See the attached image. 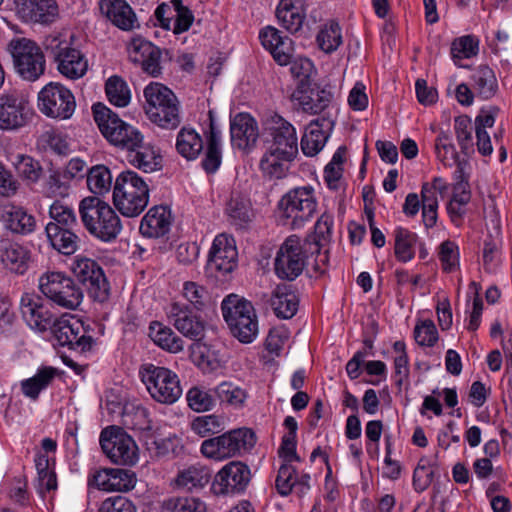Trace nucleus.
I'll use <instances>...</instances> for the list:
<instances>
[{
    "label": "nucleus",
    "mask_w": 512,
    "mask_h": 512,
    "mask_svg": "<svg viewBox=\"0 0 512 512\" xmlns=\"http://www.w3.org/2000/svg\"><path fill=\"white\" fill-rule=\"evenodd\" d=\"M346 154L347 147L340 146L330 162L324 167V180L327 187L332 191H337L342 187Z\"/></svg>",
    "instance_id": "37"
},
{
    "label": "nucleus",
    "mask_w": 512,
    "mask_h": 512,
    "mask_svg": "<svg viewBox=\"0 0 512 512\" xmlns=\"http://www.w3.org/2000/svg\"><path fill=\"white\" fill-rule=\"evenodd\" d=\"M89 484L104 491H129L135 486V477L129 470L107 468L96 471Z\"/></svg>",
    "instance_id": "25"
},
{
    "label": "nucleus",
    "mask_w": 512,
    "mask_h": 512,
    "mask_svg": "<svg viewBox=\"0 0 512 512\" xmlns=\"http://www.w3.org/2000/svg\"><path fill=\"white\" fill-rule=\"evenodd\" d=\"M304 266L305 259L300 240L295 235L289 236L276 254L275 273L281 279L292 281L302 273Z\"/></svg>",
    "instance_id": "18"
},
{
    "label": "nucleus",
    "mask_w": 512,
    "mask_h": 512,
    "mask_svg": "<svg viewBox=\"0 0 512 512\" xmlns=\"http://www.w3.org/2000/svg\"><path fill=\"white\" fill-rule=\"evenodd\" d=\"M195 353L197 366L204 372H212L223 367L228 361L225 348L221 345L203 344L199 345Z\"/></svg>",
    "instance_id": "35"
},
{
    "label": "nucleus",
    "mask_w": 512,
    "mask_h": 512,
    "mask_svg": "<svg viewBox=\"0 0 512 512\" xmlns=\"http://www.w3.org/2000/svg\"><path fill=\"white\" fill-rule=\"evenodd\" d=\"M395 256L401 262H408L414 258L417 235L408 229L398 227L394 231Z\"/></svg>",
    "instance_id": "43"
},
{
    "label": "nucleus",
    "mask_w": 512,
    "mask_h": 512,
    "mask_svg": "<svg viewBox=\"0 0 512 512\" xmlns=\"http://www.w3.org/2000/svg\"><path fill=\"white\" fill-rule=\"evenodd\" d=\"M317 197L311 185L296 187L279 201L278 214L282 225L292 229L301 228L317 211Z\"/></svg>",
    "instance_id": "7"
},
{
    "label": "nucleus",
    "mask_w": 512,
    "mask_h": 512,
    "mask_svg": "<svg viewBox=\"0 0 512 512\" xmlns=\"http://www.w3.org/2000/svg\"><path fill=\"white\" fill-rule=\"evenodd\" d=\"M301 149L304 155L315 157L320 152V123L318 118L312 120L305 129L301 139Z\"/></svg>",
    "instance_id": "51"
},
{
    "label": "nucleus",
    "mask_w": 512,
    "mask_h": 512,
    "mask_svg": "<svg viewBox=\"0 0 512 512\" xmlns=\"http://www.w3.org/2000/svg\"><path fill=\"white\" fill-rule=\"evenodd\" d=\"M454 128L462 153L471 154L474 151L471 119L468 116L457 117Z\"/></svg>",
    "instance_id": "54"
},
{
    "label": "nucleus",
    "mask_w": 512,
    "mask_h": 512,
    "mask_svg": "<svg viewBox=\"0 0 512 512\" xmlns=\"http://www.w3.org/2000/svg\"><path fill=\"white\" fill-rule=\"evenodd\" d=\"M57 374L58 370L56 368H40L33 377L25 379L21 382V389L23 394L33 400H36L40 392L52 383Z\"/></svg>",
    "instance_id": "38"
},
{
    "label": "nucleus",
    "mask_w": 512,
    "mask_h": 512,
    "mask_svg": "<svg viewBox=\"0 0 512 512\" xmlns=\"http://www.w3.org/2000/svg\"><path fill=\"white\" fill-rule=\"evenodd\" d=\"M292 76L299 80L298 84L311 85L310 79L317 75L314 64L308 58H297L289 63Z\"/></svg>",
    "instance_id": "61"
},
{
    "label": "nucleus",
    "mask_w": 512,
    "mask_h": 512,
    "mask_svg": "<svg viewBox=\"0 0 512 512\" xmlns=\"http://www.w3.org/2000/svg\"><path fill=\"white\" fill-rule=\"evenodd\" d=\"M99 512H136L134 504L124 496H115L105 499Z\"/></svg>",
    "instance_id": "64"
},
{
    "label": "nucleus",
    "mask_w": 512,
    "mask_h": 512,
    "mask_svg": "<svg viewBox=\"0 0 512 512\" xmlns=\"http://www.w3.org/2000/svg\"><path fill=\"white\" fill-rule=\"evenodd\" d=\"M100 445L115 464L133 466L138 461V447L134 439L120 427L111 426L102 430Z\"/></svg>",
    "instance_id": "14"
},
{
    "label": "nucleus",
    "mask_w": 512,
    "mask_h": 512,
    "mask_svg": "<svg viewBox=\"0 0 512 512\" xmlns=\"http://www.w3.org/2000/svg\"><path fill=\"white\" fill-rule=\"evenodd\" d=\"M0 261L10 272L24 274L31 262V251L19 243L1 240Z\"/></svg>",
    "instance_id": "28"
},
{
    "label": "nucleus",
    "mask_w": 512,
    "mask_h": 512,
    "mask_svg": "<svg viewBox=\"0 0 512 512\" xmlns=\"http://www.w3.org/2000/svg\"><path fill=\"white\" fill-rule=\"evenodd\" d=\"M170 225V211L164 206H154L143 217L139 230L144 237L158 238L170 230Z\"/></svg>",
    "instance_id": "30"
},
{
    "label": "nucleus",
    "mask_w": 512,
    "mask_h": 512,
    "mask_svg": "<svg viewBox=\"0 0 512 512\" xmlns=\"http://www.w3.org/2000/svg\"><path fill=\"white\" fill-rule=\"evenodd\" d=\"M180 0H171L160 4L155 12V18L159 25L166 30L173 31V22L178 19Z\"/></svg>",
    "instance_id": "59"
},
{
    "label": "nucleus",
    "mask_w": 512,
    "mask_h": 512,
    "mask_svg": "<svg viewBox=\"0 0 512 512\" xmlns=\"http://www.w3.org/2000/svg\"><path fill=\"white\" fill-rule=\"evenodd\" d=\"M177 152L187 160L196 159L203 150V140L192 128L183 127L176 138Z\"/></svg>",
    "instance_id": "36"
},
{
    "label": "nucleus",
    "mask_w": 512,
    "mask_h": 512,
    "mask_svg": "<svg viewBox=\"0 0 512 512\" xmlns=\"http://www.w3.org/2000/svg\"><path fill=\"white\" fill-rule=\"evenodd\" d=\"M0 220L13 234L29 235L36 229L35 217L22 207L8 203L0 208Z\"/></svg>",
    "instance_id": "26"
},
{
    "label": "nucleus",
    "mask_w": 512,
    "mask_h": 512,
    "mask_svg": "<svg viewBox=\"0 0 512 512\" xmlns=\"http://www.w3.org/2000/svg\"><path fill=\"white\" fill-rule=\"evenodd\" d=\"M99 6L101 13L118 28L131 30L136 26V15L125 0H100Z\"/></svg>",
    "instance_id": "29"
},
{
    "label": "nucleus",
    "mask_w": 512,
    "mask_h": 512,
    "mask_svg": "<svg viewBox=\"0 0 512 512\" xmlns=\"http://www.w3.org/2000/svg\"><path fill=\"white\" fill-rule=\"evenodd\" d=\"M53 333L61 346L85 352L92 347L93 339L85 334L84 325L75 316L61 318L52 324Z\"/></svg>",
    "instance_id": "19"
},
{
    "label": "nucleus",
    "mask_w": 512,
    "mask_h": 512,
    "mask_svg": "<svg viewBox=\"0 0 512 512\" xmlns=\"http://www.w3.org/2000/svg\"><path fill=\"white\" fill-rule=\"evenodd\" d=\"M92 111L94 120L107 141L127 150V161L130 165L145 173L161 168V156L153 145L143 142L140 131L121 120L102 103L94 104Z\"/></svg>",
    "instance_id": "1"
},
{
    "label": "nucleus",
    "mask_w": 512,
    "mask_h": 512,
    "mask_svg": "<svg viewBox=\"0 0 512 512\" xmlns=\"http://www.w3.org/2000/svg\"><path fill=\"white\" fill-rule=\"evenodd\" d=\"M71 271L96 301L103 302L109 295V284L102 268L93 259L77 256L71 264Z\"/></svg>",
    "instance_id": "15"
},
{
    "label": "nucleus",
    "mask_w": 512,
    "mask_h": 512,
    "mask_svg": "<svg viewBox=\"0 0 512 512\" xmlns=\"http://www.w3.org/2000/svg\"><path fill=\"white\" fill-rule=\"evenodd\" d=\"M220 143V131L216 128L213 120L211 119L207 149L202 161V167L207 173H214L221 164L222 154Z\"/></svg>",
    "instance_id": "40"
},
{
    "label": "nucleus",
    "mask_w": 512,
    "mask_h": 512,
    "mask_svg": "<svg viewBox=\"0 0 512 512\" xmlns=\"http://www.w3.org/2000/svg\"><path fill=\"white\" fill-rule=\"evenodd\" d=\"M231 142L234 147L249 150L255 146L259 131L254 118L249 114H237L230 123Z\"/></svg>",
    "instance_id": "27"
},
{
    "label": "nucleus",
    "mask_w": 512,
    "mask_h": 512,
    "mask_svg": "<svg viewBox=\"0 0 512 512\" xmlns=\"http://www.w3.org/2000/svg\"><path fill=\"white\" fill-rule=\"evenodd\" d=\"M236 259L235 240L227 234L216 236L209 253V268L227 274L235 268Z\"/></svg>",
    "instance_id": "24"
},
{
    "label": "nucleus",
    "mask_w": 512,
    "mask_h": 512,
    "mask_svg": "<svg viewBox=\"0 0 512 512\" xmlns=\"http://www.w3.org/2000/svg\"><path fill=\"white\" fill-rule=\"evenodd\" d=\"M16 73L26 81L35 82L45 72L46 61L36 42L25 37L13 38L8 44Z\"/></svg>",
    "instance_id": "10"
},
{
    "label": "nucleus",
    "mask_w": 512,
    "mask_h": 512,
    "mask_svg": "<svg viewBox=\"0 0 512 512\" xmlns=\"http://www.w3.org/2000/svg\"><path fill=\"white\" fill-rule=\"evenodd\" d=\"M182 294L197 311L202 310L209 300L206 288L193 281H187L183 284Z\"/></svg>",
    "instance_id": "56"
},
{
    "label": "nucleus",
    "mask_w": 512,
    "mask_h": 512,
    "mask_svg": "<svg viewBox=\"0 0 512 512\" xmlns=\"http://www.w3.org/2000/svg\"><path fill=\"white\" fill-rule=\"evenodd\" d=\"M343 43L342 29L335 20H330L322 28V52L330 54Z\"/></svg>",
    "instance_id": "53"
},
{
    "label": "nucleus",
    "mask_w": 512,
    "mask_h": 512,
    "mask_svg": "<svg viewBox=\"0 0 512 512\" xmlns=\"http://www.w3.org/2000/svg\"><path fill=\"white\" fill-rule=\"evenodd\" d=\"M264 130L271 138L269 149L284 158H295L298 153L295 128L278 114H273L264 122Z\"/></svg>",
    "instance_id": "16"
},
{
    "label": "nucleus",
    "mask_w": 512,
    "mask_h": 512,
    "mask_svg": "<svg viewBox=\"0 0 512 512\" xmlns=\"http://www.w3.org/2000/svg\"><path fill=\"white\" fill-rule=\"evenodd\" d=\"M268 302L275 315L283 319L292 318L298 309L297 296L286 284L278 285L269 297Z\"/></svg>",
    "instance_id": "33"
},
{
    "label": "nucleus",
    "mask_w": 512,
    "mask_h": 512,
    "mask_svg": "<svg viewBox=\"0 0 512 512\" xmlns=\"http://www.w3.org/2000/svg\"><path fill=\"white\" fill-rule=\"evenodd\" d=\"M41 293L62 308L75 310L83 300V291L75 281L61 272H47L39 278Z\"/></svg>",
    "instance_id": "11"
},
{
    "label": "nucleus",
    "mask_w": 512,
    "mask_h": 512,
    "mask_svg": "<svg viewBox=\"0 0 512 512\" xmlns=\"http://www.w3.org/2000/svg\"><path fill=\"white\" fill-rule=\"evenodd\" d=\"M414 338L421 346L432 347L438 340V332L431 320H424L414 329Z\"/></svg>",
    "instance_id": "63"
},
{
    "label": "nucleus",
    "mask_w": 512,
    "mask_h": 512,
    "mask_svg": "<svg viewBox=\"0 0 512 512\" xmlns=\"http://www.w3.org/2000/svg\"><path fill=\"white\" fill-rule=\"evenodd\" d=\"M32 115L28 101L16 91L0 95V129L18 130L27 125Z\"/></svg>",
    "instance_id": "17"
},
{
    "label": "nucleus",
    "mask_w": 512,
    "mask_h": 512,
    "mask_svg": "<svg viewBox=\"0 0 512 512\" xmlns=\"http://www.w3.org/2000/svg\"><path fill=\"white\" fill-rule=\"evenodd\" d=\"M435 152L437 158L446 166H452L457 162L458 154L451 142L450 136L441 131L436 138Z\"/></svg>",
    "instance_id": "55"
},
{
    "label": "nucleus",
    "mask_w": 512,
    "mask_h": 512,
    "mask_svg": "<svg viewBox=\"0 0 512 512\" xmlns=\"http://www.w3.org/2000/svg\"><path fill=\"white\" fill-rule=\"evenodd\" d=\"M214 391L221 403H225L235 408L242 407L248 397L246 390L227 381L217 385Z\"/></svg>",
    "instance_id": "44"
},
{
    "label": "nucleus",
    "mask_w": 512,
    "mask_h": 512,
    "mask_svg": "<svg viewBox=\"0 0 512 512\" xmlns=\"http://www.w3.org/2000/svg\"><path fill=\"white\" fill-rule=\"evenodd\" d=\"M162 507L167 512H206V504L194 497H171Z\"/></svg>",
    "instance_id": "50"
},
{
    "label": "nucleus",
    "mask_w": 512,
    "mask_h": 512,
    "mask_svg": "<svg viewBox=\"0 0 512 512\" xmlns=\"http://www.w3.org/2000/svg\"><path fill=\"white\" fill-rule=\"evenodd\" d=\"M49 215L53 220L51 223H57L62 228H74L78 225L77 217L72 208L60 201H55L50 206Z\"/></svg>",
    "instance_id": "57"
},
{
    "label": "nucleus",
    "mask_w": 512,
    "mask_h": 512,
    "mask_svg": "<svg viewBox=\"0 0 512 512\" xmlns=\"http://www.w3.org/2000/svg\"><path fill=\"white\" fill-rule=\"evenodd\" d=\"M38 109L48 118L67 120L75 112L76 100L70 89L58 82H50L38 93Z\"/></svg>",
    "instance_id": "13"
},
{
    "label": "nucleus",
    "mask_w": 512,
    "mask_h": 512,
    "mask_svg": "<svg viewBox=\"0 0 512 512\" xmlns=\"http://www.w3.org/2000/svg\"><path fill=\"white\" fill-rule=\"evenodd\" d=\"M167 316L171 324L185 337L199 341L205 335V321L193 313L184 303L174 302L169 306Z\"/></svg>",
    "instance_id": "20"
},
{
    "label": "nucleus",
    "mask_w": 512,
    "mask_h": 512,
    "mask_svg": "<svg viewBox=\"0 0 512 512\" xmlns=\"http://www.w3.org/2000/svg\"><path fill=\"white\" fill-rule=\"evenodd\" d=\"M18 158L16 169L19 175L31 183H36L42 175L40 163L30 156L21 155Z\"/></svg>",
    "instance_id": "60"
},
{
    "label": "nucleus",
    "mask_w": 512,
    "mask_h": 512,
    "mask_svg": "<svg viewBox=\"0 0 512 512\" xmlns=\"http://www.w3.org/2000/svg\"><path fill=\"white\" fill-rule=\"evenodd\" d=\"M317 197L311 185L296 187L279 201L278 214L282 225L292 229L301 228L317 211Z\"/></svg>",
    "instance_id": "8"
},
{
    "label": "nucleus",
    "mask_w": 512,
    "mask_h": 512,
    "mask_svg": "<svg viewBox=\"0 0 512 512\" xmlns=\"http://www.w3.org/2000/svg\"><path fill=\"white\" fill-rule=\"evenodd\" d=\"M139 375L150 396L161 404H173L182 395L178 375L163 366L146 363L140 366Z\"/></svg>",
    "instance_id": "9"
},
{
    "label": "nucleus",
    "mask_w": 512,
    "mask_h": 512,
    "mask_svg": "<svg viewBox=\"0 0 512 512\" xmlns=\"http://www.w3.org/2000/svg\"><path fill=\"white\" fill-rule=\"evenodd\" d=\"M292 97L303 112L316 115L320 111V89L316 84L313 88L304 82L298 84Z\"/></svg>",
    "instance_id": "41"
},
{
    "label": "nucleus",
    "mask_w": 512,
    "mask_h": 512,
    "mask_svg": "<svg viewBox=\"0 0 512 512\" xmlns=\"http://www.w3.org/2000/svg\"><path fill=\"white\" fill-rule=\"evenodd\" d=\"M472 79L474 81V89L483 99H489L496 94L498 88L497 79L490 67L486 65L479 66L474 72Z\"/></svg>",
    "instance_id": "42"
},
{
    "label": "nucleus",
    "mask_w": 512,
    "mask_h": 512,
    "mask_svg": "<svg viewBox=\"0 0 512 512\" xmlns=\"http://www.w3.org/2000/svg\"><path fill=\"white\" fill-rule=\"evenodd\" d=\"M293 159L284 158L280 154L268 149V152L260 161V168L265 174L279 179L285 176L288 169L287 163Z\"/></svg>",
    "instance_id": "48"
},
{
    "label": "nucleus",
    "mask_w": 512,
    "mask_h": 512,
    "mask_svg": "<svg viewBox=\"0 0 512 512\" xmlns=\"http://www.w3.org/2000/svg\"><path fill=\"white\" fill-rule=\"evenodd\" d=\"M72 230L57 223H48L45 228L51 246L63 255H72L78 249L79 237Z\"/></svg>",
    "instance_id": "32"
},
{
    "label": "nucleus",
    "mask_w": 512,
    "mask_h": 512,
    "mask_svg": "<svg viewBox=\"0 0 512 512\" xmlns=\"http://www.w3.org/2000/svg\"><path fill=\"white\" fill-rule=\"evenodd\" d=\"M305 5V0H281L276 9L280 25L290 33L298 32L305 19Z\"/></svg>",
    "instance_id": "31"
},
{
    "label": "nucleus",
    "mask_w": 512,
    "mask_h": 512,
    "mask_svg": "<svg viewBox=\"0 0 512 512\" xmlns=\"http://www.w3.org/2000/svg\"><path fill=\"white\" fill-rule=\"evenodd\" d=\"M22 318L27 325L37 331H46L55 321L54 315L43 303L40 296L35 294H24L20 301Z\"/></svg>",
    "instance_id": "23"
},
{
    "label": "nucleus",
    "mask_w": 512,
    "mask_h": 512,
    "mask_svg": "<svg viewBox=\"0 0 512 512\" xmlns=\"http://www.w3.org/2000/svg\"><path fill=\"white\" fill-rule=\"evenodd\" d=\"M227 214L232 224L237 227H244L252 217L250 204L240 197H233L227 204Z\"/></svg>",
    "instance_id": "49"
},
{
    "label": "nucleus",
    "mask_w": 512,
    "mask_h": 512,
    "mask_svg": "<svg viewBox=\"0 0 512 512\" xmlns=\"http://www.w3.org/2000/svg\"><path fill=\"white\" fill-rule=\"evenodd\" d=\"M191 430L200 437H206L221 431L222 421L216 415L198 416L190 424Z\"/></svg>",
    "instance_id": "58"
},
{
    "label": "nucleus",
    "mask_w": 512,
    "mask_h": 512,
    "mask_svg": "<svg viewBox=\"0 0 512 512\" xmlns=\"http://www.w3.org/2000/svg\"><path fill=\"white\" fill-rule=\"evenodd\" d=\"M44 49L57 65L58 72L70 80L82 78L88 70L86 56L62 34H51L43 42Z\"/></svg>",
    "instance_id": "6"
},
{
    "label": "nucleus",
    "mask_w": 512,
    "mask_h": 512,
    "mask_svg": "<svg viewBox=\"0 0 512 512\" xmlns=\"http://www.w3.org/2000/svg\"><path fill=\"white\" fill-rule=\"evenodd\" d=\"M479 41L472 35L455 39L451 44V56L457 66L462 59L471 58L478 54Z\"/></svg>",
    "instance_id": "47"
},
{
    "label": "nucleus",
    "mask_w": 512,
    "mask_h": 512,
    "mask_svg": "<svg viewBox=\"0 0 512 512\" xmlns=\"http://www.w3.org/2000/svg\"><path fill=\"white\" fill-rule=\"evenodd\" d=\"M254 444V433L250 429L239 428L204 440L201 452L207 458L223 460L251 449Z\"/></svg>",
    "instance_id": "12"
},
{
    "label": "nucleus",
    "mask_w": 512,
    "mask_h": 512,
    "mask_svg": "<svg viewBox=\"0 0 512 512\" xmlns=\"http://www.w3.org/2000/svg\"><path fill=\"white\" fill-rule=\"evenodd\" d=\"M87 185L94 194L102 195L109 192L112 186L110 170L104 165L92 167L87 175Z\"/></svg>",
    "instance_id": "46"
},
{
    "label": "nucleus",
    "mask_w": 512,
    "mask_h": 512,
    "mask_svg": "<svg viewBox=\"0 0 512 512\" xmlns=\"http://www.w3.org/2000/svg\"><path fill=\"white\" fill-rule=\"evenodd\" d=\"M221 310L231 333L242 343H251L258 335V318L248 300L235 294L226 296Z\"/></svg>",
    "instance_id": "4"
},
{
    "label": "nucleus",
    "mask_w": 512,
    "mask_h": 512,
    "mask_svg": "<svg viewBox=\"0 0 512 512\" xmlns=\"http://www.w3.org/2000/svg\"><path fill=\"white\" fill-rule=\"evenodd\" d=\"M179 446L176 437L156 438L148 444V450L156 458H166L175 455Z\"/></svg>",
    "instance_id": "62"
},
{
    "label": "nucleus",
    "mask_w": 512,
    "mask_h": 512,
    "mask_svg": "<svg viewBox=\"0 0 512 512\" xmlns=\"http://www.w3.org/2000/svg\"><path fill=\"white\" fill-rule=\"evenodd\" d=\"M211 479V471L199 463L180 470L175 479L177 487L187 491L204 488Z\"/></svg>",
    "instance_id": "34"
},
{
    "label": "nucleus",
    "mask_w": 512,
    "mask_h": 512,
    "mask_svg": "<svg viewBox=\"0 0 512 512\" xmlns=\"http://www.w3.org/2000/svg\"><path fill=\"white\" fill-rule=\"evenodd\" d=\"M105 92L109 102L114 106L125 107L130 102V90L126 82L118 76H112L106 81Z\"/></svg>",
    "instance_id": "45"
},
{
    "label": "nucleus",
    "mask_w": 512,
    "mask_h": 512,
    "mask_svg": "<svg viewBox=\"0 0 512 512\" xmlns=\"http://www.w3.org/2000/svg\"><path fill=\"white\" fill-rule=\"evenodd\" d=\"M250 478V469L246 464L232 461L217 473L214 487L219 494L239 493L245 490Z\"/></svg>",
    "instance_id": "21"
},
{
    "label": "nucleus",
    "mask_w": 512,
    "mask_h": 512,
    "mask_svg": "<svg viewBox=\"0 0 512 512\" xmlns=\"http://www.w3.org/2000/svg\"><path fill=\"white\" fill-rule=\"evenodd\" d=\"M16 15L26 23L50 24L59 15L55 0H14Z\"/></svg>",
    "instance_id": "22"
},
{
    "label": "nucleus",
    "mask_w": 512,
    "mask_h": 512,
    "mask_svg": "<svg viewBox=\"0 0 512 512\" xmlns=\"http://www.w3.org/2000/svg\"><path fill=\"white\" fill-rule=\"evenodd\" d=\"M81 221L94 237L109 242L122 230L119 216L114 209L98 197H85L79 203Z\"/></svg>",
    "instance_id": "2"
},
{
    "label": "nucleus",
    "mask_w": 512,
    "mask_h": 512,
    "mask_svg": "<svg viewBox=\"0 0 512 512\" xmlns=\"http://www.w3.org/2000/svg\"><path fill=\"white\" fill-rule=\"evenodd\" d=\"M150 337L156 345L170 353H178L184 349V341L171 328L160 323L151 324Z\"/></svg>",
    "instance_id": "39"
},
{
    "label": "nucleus",
    "mask_w": 512,
    "mask_h": 512,
    "mask_svg": "<svg viewBox=\"0 0 512 512\" xmlns=\"http://www.w3.org/2000/svg\"><path fill=\"white\" fill-rule=\"evenodd\" d=\"M148 201V185L136 172L126 170L117 176L113 187V203L123 216L140 215Z\"/></svg>",
    "instance_id": "3"
},
{
    "label": "nucleus",
    "mask_w": 512,
    "mask_h": 512,
    "mask_svg": "<svg viewBox=\"0 0 512 512\" xmlns=\"http://www.w3.org/2000/svg\"><path fill=\"white\" fill-rule=\"evenodd\" d=\"M188 406L196 412H205L211 410L215 405V399L203 387L194 386L186 394Z\"/></svg>",
    "instance_id": "52"
},
{
    "label": "nucleus",
    "mask_w": 512,
    "mask_h": 512,
    "mask_svg": "<svg viewBox=\"0 0 512 512\" xmlns=\"http://www.w3.org/2000/svg\"><path fill=\"white\" fill-rule=\"evenodd\" d=\"M145 112L151 122L166 129L176 128L180 122L179 101L168 87L150 83L144 89Z\"/></svg>",
    "instance_id": "5"
}]
</instances>
